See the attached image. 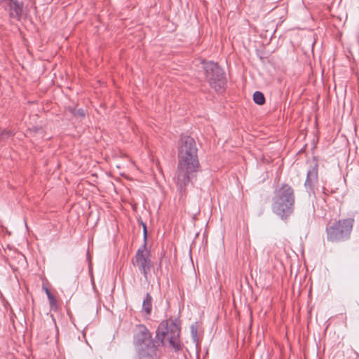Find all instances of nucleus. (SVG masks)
I'll return each mask as SVG.
<instances>
[{"label": "nucleus", "mask_w": 359, "mask_h": 359, "mask_svg": "<svg viewBox=\"0 0 359 359\" xmlns=\"http://www.w3.org/2000/svg\"><path fill=\"white\" fill-rule=\"evenodd\" d=\"M198 149L194 139L190 136H181L178 142V165L175 182L180 194L186 190L191 179L199 168Z\"/></svg>", "instance_id": "1"}, {"label": "nucleus", "mask_w": 359, "mask_h": 359, "mask_svg": "<svg viewBox=\"0 0 359 359\" xmlns=\"http://www.w3.org/2000/svg\"><path fill=\"white\" fill-rule=\"evenodd\" d=\"M294 194L288 184H283L275 191L272 199V210L281 219H286L294 210Z\"/></svg>", "instance_id": "2"}, {"label": "nucleus", "mask_w": 359, "mask_h": 359, "mask_svg": "<svg viewBox=\"0 0 359 359\" xmlns=\"http://www.w3.org/2000/svg\"><path fill=\"white\" fill-rule=\"evenodd\" d=\"M135 344L140 359H158L157 348L148 329L143 325L137 327Z\"/></svg>", "instance_id": "3"}, {"label": "nucleus", "mask_w": 359, "mask_h": 359, "mask_svg": "<svg viewBox=\"0 0 359 359\" xmlns=\"http://www.w3.org/2000/svg\"><path fill=\"white\" fill-rule=\"evenodd\" d=\"M354 219L347 218L340 219L326 228L327 238L331 242L344 241L350 238Z\"/></svg>", "instance_id": "4"}, {"label": "nucleus", "mask_w": 359, "mask_h": 359, "mask_svg": "<svg viewBox=\"0 0 359 359\" xmlns=\"http://www.w3.org/2000/svg\"><path fill=\"white\" fill-rule=\"evenodd\" d=\"M180 328L175 323H161L156 331V337L162 343L168 341L170 346L177 351L181 349L180 341Z\"/></svg>", "instance_id": "5"}, {"label": "nucleus", "mask_w": 359, "mask_h": 359, "mask_svg": "<svg viewBox=\"0 0 359 359\" xmlns=\"http://www.w3.org/2000/svg\"><path fill=\"white\" fill-rule=\"evenodd\" d=\"M205 77L210 86L216 91L223 90L226 85L224 72L217 63L206 62L203 64Z\"/></svg>", "instance_id": "6"}, {"label": "nucleus", "mask_w": 359, "mask_h": 359, "mask_svg": "<svg viewBox=\"0 0 359 359\" xmlns=\"http://www.w3.org/2000/svg\"><path fill=\"white\" fill-rule=\"evenodd\" d=\"M150 257V251L146 248V244L144 243L143 246L137 250L133 259V264L138 267L139 270L144 274L146 278L151 267Z\"/></svg>", "instance_id": "7"}, {"label": "nucleus", "mask_w": 359, "mask_h": 359, "mask_svg": "<svg viewBox=\"0 0 359 359\" xmlns=\"http://www.w3.org/2000/svg\"><path fill=\"white\" fill-rule=\"evenodd\" d=\"M3 6L11 18L20 20L24 15L23 4L18 0H2Z\"/></svg>", "instance_id": "8"}, {"label": "nucleus", "mask_w": 359, "mask_h": 359, "mask_svg": "<svg viewBox=\"0 0 359 359\" xmlns=\"http://www.w3.org/2000/svg\"><path fill=\"white\" fill-rule=\"evenodd\" d=\"M318 183V165L315 163L312 168L308 170L304 187L306 191L311 194H314L315 187Z\"/></svg>", "instance_id": "9"}, {"label": "nucleus", "mask_w": 359, "mask_h": 359, "mask_svg": "<svg viewBox=\"0 0 359 359\" xmlns=\"http://www.w3.org/2000/svg\"><path fill=\"white\" fill-rule=\"evenodd\" d=\"M152 298L149 294H147L143 303H142V311H144L147 315H149L151 312L152 309Z\"/></svg>", "instance_id": "10"}, {"label": "nucleus", "mask_w": 359, "mask_h": 359, "mask_svg": "<svg viewBox=\"0 0 359 359\" xmlns=\"http://www.w3.org/2000/svg\"><path fill=\"white\" fill-rule=\"evenodd\" d=\"M253 100L259 105L263 104L265 102L264 94L259 91L255 92L253 95Z\"/></svg>", "instance_id": "11"}, {"label": "nucleus", "mask_w": 359, "mask_h": 359, "mask_svg": "<svg viewBox=\"0 0 359 359\" xmlns=\"http://www.w3.org/2000/svg\"><path fill=\"white\" fill-rule=\"evenodd\" d=\"M191 334L193 339L194 342L197 344V334H198V325L196 323L192 324L191 325Z\"/></svg>", "instance_id": "12"}, {"label": "nucleus", "mask_w": 359, "mask_h": 359, "mask_svg": "<svg viewBox=\"0 0 359 359\" xmlns=\"http://www.w3.org/2000/svg\"><path fill=\"white\" fill-rule=\"evenodd\" d=\"M13 135V133L11 130H0V141H4L6 139L11 137Z\"/></svg>", "instance_id": "13"}, {"label": "nucleus", "mask_w": 359, "mask_h": 359, "mask_svg": "<svg viewBox=\"0 0 359 359\" xmlns=\"http://www.w3.org/2000/svg\"><path fill=\"white\" fill-rule=\"evenodd\" d=\"M49 304L51 309L56 310L57 309V301L55 298L53 296L48 298Z\"/></svg>", "instance_id": "14"}, {"label": "nucleus", "mask_w": 359, "mask_h": 359, "mask_svg": "<svg viewBox=\"0 0 359 359\" xmlns=\"http://www.w3.org/2000/svg\"><path fill=\"white\" fill-rule=\"evenodd\" d=\"M142 225H143L144 243L146 244V241H147V226H146V225L144 223H142Z\"/></svg>", "instance_id": "15"}, {"label": "nucleus", "mask_w": 359, "mask_h": 359, "mask_svg": "<svg viewBox=\"0 0 359 359\" xmlns=\"http://www.w3.org/2000/svg\"><path fill=\"white\" fill-rule=\"evenodd\" d=\"M76 114L79 116H85V112L83 111V109H79L77 111H76Z\"/></svg>", "instance_id": "16"}, {"label": "nucleus", "mask_w": 359, "mask_h": 359, "mask_svg": "<svg viewBox=\"0 0 359 359\" xmlns=\"http://www.w3.org/2000/svg\"><path fill=\"white\" fill-rule=\"evenodd\" d=\"M46 293L47 294L48 299L53 296L48 288H46Z\"/></svg>", "instance_id": "17"}]
</instances>
